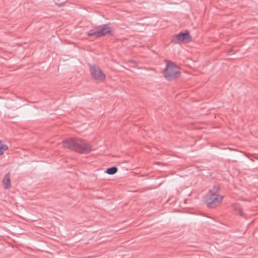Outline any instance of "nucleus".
Masks as SVG:
<instances>
[{
    "instance_id": "6",
    "label": "nucleus",
    "mask_w": 258,
    "mask_h": 258,
    "mask_svg": "<svg viewBox=\"0 0 258 258\" xmlns=\"http://www.w3.org/2000/svg\"><path fill=\"white\" fill-rule=\"evenodd\" d=\"M190 40V37L188 33H179L174 36L172 39V41L175 43H187Z\"/></svg>"
},
{
    "instance_id": "7",
    "label": "nucleus",
    "mask_w": 258,
    "mask_h": 258,
    "mask_svg": "<svg viewBox=\"0 0 258 258\" xmlns=\"http://www.w3.org/2000/svg\"><path fill=\"white\" fill-rule=\"evenodd\" d=\"M3 183L5 188L8 189L11 187L10 175L9 173L6 174L4 176L3 179Z\"/></svg>"
},
{
    "instance_id": "10",
    "label": "nucleus",
    "mask_w": 258,
    "mask_h": 258,
    "mask_svg": "<svg viewBox=\"0 0 258 258\" xmlns=\"http://www.w3.org/2000/svg\"><path fill=\"white\" fill-rule=\"evenodd\" d=\"M234 209L238 212L240 215H242V210L241 207L239 205H233Z\"/></svg>"
},
{
    "instance_id": "2",
    "label": "nucleus",
    "mask_w": 258,
    "mask_h": 258,
    "mask_svg": "<svg viewBox=\"0 0 258 258\" xmlns=\"http://www.w3.org/2000/svg\"><path fill=\"white\" fill-rule=\"evenodd\" d=\"M223 199L220 195L219 186H215L210 189L204 198V202L209 208H214L220 204Z\"/></svg>"
},
{
    "instance_id": "5",
    "label": "nucleus",
    "mask_w": 258,
    "mask_h": 258,
    "mask_svg": "<svg viewBox=\"0 0 258 258\" xmlns=\"http://www.w3.org/2000/svg\"><path fill=\"white\" fill-rule=\"evenodd\" d=\"M91 72L93 78L98 83L103 81L105 79V75L98 66H91Z\"/></svg>"
},
{
    "instance_id": "1",
    "label": "nucleus",
    "mask_w": 258,
    "mask_h": 258,
    "mask_svg": "<svg viewBox=\"0 0 258 258\" xmlns=\"http://www.w3.org/2000/svg\"><path fill=\"white\" fill-rule=\"evenodd\" d=\"M63 146L81 154H88L92 151L91 145L86 141L79 139H70L63 141Z\"/></svg>"
},
{
    "instance_id": "4",
    "label": "nucleus",
    "mask_w": 258,
    "mask_h": 258,
    "mask_svg": "<svg viewBox=\"0 0 258 258\" xmlns=\"http://www.w3.org/2000/svg\"><path fill=\"white\" fill-rule=\"evenodd\" d=\"M111 32V28L108 24L100 25L96 27L94 29L89 31L87 35L89 36H95L100 37Z\"/></svg>"
},
{
    "instance_id": "3",
    "label": "nucleus",
    "mask_w": 258,
    "mask_h": 258,
    "mask_svg": "<svg viewBox=\"0 0 258 258\" xmlns=\"http://www.w3.org/2000/svg\"><path fill=\"white\" fill-rule=\"evenodd\" d=\"M179 69V68L174 63L167 61L166 68L164 71L165 77L169 80L178 78L180 76Z\"/></svg>"
},
{
    "instance_id": "9",
    "label": "nucleus",
    "mask_w": 258,
    "mask_h": 258,
    "mask_svg": "<svg viewBox=\"0 0 258 258\" xmlns=\"http://www.w3.org/2000/svg\"><path fill=\"white\" fill-rule=\"evenodd\" d=\"M117 171V168L116 167H112L111 168H108L105 172L108 174H114L116 173Z\"/></svg>"
},
{
    "instance_id": "8",
    "label": "nucleus",
    "mask_w": 258,
    "mask_h": 258,
    "mask_svg": "<svg viewBox=\"0 0 258 258\" xmlns=\"http://www.w3.org/2000/svg\"><path fill=\"white\" fill-rule=\"evenodd\" d=\"M8 149V146L3 144V141L0 140V155H2L4 151H7Z\"/></svg>"
}]
</instances>
